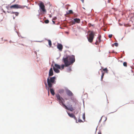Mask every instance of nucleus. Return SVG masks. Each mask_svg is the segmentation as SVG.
Instances as JSON below:
<instances>
[{
	"instance_id": "393cba45",
	"label": "nucleus",
	"mask_w": 134,
	"mask_h": 134,
	"mask_svg": "<svg viewBox=\"0 0 134 134\" xmlns=\"http://www.w3.org/2000/svg\"><path fill=\"white\" fill-rule=\"evenodd\" d=\"M78 122H83V121L81 119H79L78 120Z\"/></svg>"
},
{
	"instance_id": "ddd939ff",
	"label": "nucleus",
	"mask_w": 134,
	"mask_h": 134,
	"mask_svg": "<svg viewBox=\"0 0 134 134\" xmlns=\"http://www.w3.org/2000/svg\"><path fill=\"white\" fill-rule=\"evenodd\" d=\"M50 91L51 94L53 95L54 96L55 94V93L54 90L53 89L51 88L50 89Z\"/></svg>"
},
{
	"instance_id": "2f4dec72",
	"label": "nucleus",
	"mask_w": 134,
	"mask_h": 134,
	"mask_svg": "<svg viewBox=\"0 0 134 134\" xmlns=\"http://www.w3.org/2000/svg\"><path fill=\"white\" fill-rule=\"evenodd\" d=\"M52 22L53 23V24H55V22L53 20H52Z\"/></svg>"
},
{
	"instance_id": "5701e85b",
	"label": "nucleus",
	"mask_w": 134,
	"mask_h": 134,
	"mask_svg": "<svg viewBox=\"0 0 134 134\" xmlns=\"http://www.w3.org/2000/svg\"><path fill=\"white\" fill-rule=\"evenodd\" d=\"M44 22L46 24L48 23H49V21L48 20H46L44 21Z\"/></svg>"
},
{
	"instance_id": "cd10ccee",
	"label": "nucleus",
	"mask_w": 134,
	"mask_h": 134,
	"mask_svg": "<svg viewBox=\"0 0 134 134\" xmlns=\"http://www.w3.org/2000/svg\"><path fill=\"white\" fill-rule=\"evenodd\" d=\"M99 42L98 41H96V42H95V44H96V45H98V44H99Z\"/></svg>"
},
{
	"instance_id": "20e7f679",
	"label": "nucleus",
	"mask_w": 134,
	"mask_h": 134,
	"mask_svg": "<svg viewBox=\"0 0 134 134\" xmlns=\"http://www.w3.org/2000/svg\"><path fill=\"white\" fill-rule=\"evenodd\" d=\"M95 33L94 32L91 31L89 35V37H87L88 41L90 43H92L94 37Z\"/></svg>"
},
{
	"instance_id": "aec40b11",
	"label": "nucleus",
	"mask_w": 134,
	"mask_h": 134,
	"mask_svg": "<svg viewBox=\"0 0 134 134\" xmlns=\"http://www.w3.org/2000/svg\"><path fill=\"white\" fill-rule=\"evenodd\" d=\"M12 13L15 14L16 16H18L19 14V13L18 12H12Z\"/></svg>"
},
{
	"instance_id": "4be33fe9",
	"label": "nucleus",
	"mask_w": 134,
	"mask_h": 134,
	"mask_svg": "<svg viewBox=\"0 0 134 134\" xmlns=\"http://www.w3.org/2000/svg\"><path fill=\"white\" fill-rule=\"evenodd\" d=\"M82 118L83 119L85 120V113H84L82 115Z\"/></svg>"
},
{
	"instance_id": "f704fd0d",
	"label": "nucleus",
	"mask_w": 134,
	"mask_h": 134,
	"mask_svg": "<svg viewBox=\"0 0 134 134\" xmlns=\"http://www.w3.org/2000/svg\"><path fill=\"white\" fill-rule=\"evenodd\" d=\"M13 19H15V18L14 17H13Z\"/></svg>"
},
{
	"instance_id": "7ed1b4c3",
	"label": "nucleus",
	"mask_w": 134,
	"mask_h": 134,
	"mask_svg": "<svg viewBox=\"0 0 134 134\" xmlns=\"http://www.w3.org/2000/svg\"><path fill=\"white\" fill-rule=\"evenodd\" d=\"M56 79L55 77H49L47 79V82L49 87L51 88L52 85L55 83V80Z\"/></svg>"
},
{
	"instance_id": "412c9836",
	"label": "nucleus",
	"mask_w": 134,
	"mask_h": 134,
	"mask_svg": "<svg viewBox=\"0 0 134 134\" xmlns=\"http://www.w3.org/2000/svg\"><path fill=\"white\" fill-rule=\"evenodd\" d=\"M73 12L71 10H70L68 11V12L67 13V14H72L73 13Z\"/></svg>"
},
{
	"instance_id": "a211bd4d",
	"label": "nucleus",
	"mask_w": 134,
	"mask_h": 134,
	"mask_svg": "<svg viewBox=\"0 0 134 134\" xmlns=\"http://www.w3.org/2000/svg\"><path fill=\"white\" fill-rule=\"evenodd\" d=\"M101 36L100 35H99L98 37L99 43H100L101 41Z\"/></svg>"
},
{
	"instance_id": "c85d7f7f",
	"label": "nucleus",
	"mask_w": 134,
	"mask_h": 134,
	"mask_svg": "<svg viewBox=\"0 0 134 134\" xmlns=\"http://www.w3.org/2000/svg\"><path fill=\"white\" fill-rule=\"evenodd\" d=\"M56 19H57V18H56V17H54V18H53V20H55Z\"/></svg>"
},
{
	"instance_id": "7c9ffc66",
	"label": "nucleus",
	"mask_w": 134,
	"mask_h": 134,
	"mask_svg": "<svg viewBox=\"0 0 134 134\" xmlns=\"http://www.w3.org/2000/svg\"><path fill=\"white\" fill-rule=\"evenodd\" d=\"M98 134H101V133L100 131H99L98 132Z\"/></svg>"
},
{
	"instance_id": "9b49d317",
	"label": "nucleus",
	"mask_w": 134,
	"mask_h": 134,
	"mask_svg": "<svg viewBox=\"0 0 134 134\" xmlns=\"http://www.w3.org/2000/svg\"><path fill=\"white\" fill-rule=\"evenodd\" d=\"M68 114L70 117L72 118H73L75 120H77V118L76 117L74 114H70L69 113H68Z\"/></svg>"
},
{
	"instance_id": "f03ea898",
	"label": "nucleus",
	"mask_w": 134,
	"mask_h": 134,
	"mask_svg": "<svg viewBox=\"0 0 134 134\" xmlns=\"http://www.w3.org/2000/svg\"><path fill=\"white\" fill-rule=\"evenodd\" d=\"M56 96L57 99L58 101L59 104L60 105H62L63 106H64L66 109L72 111L74 110V108L72 107V105H70L69 106V107H68L65 105V104L63 103V101L64 100V99L60 96L59 94H57L56 95Z\"/></svg>"
},
{
	"instance_id": "423d86ee",
	"label": "nucleus",
	"mask_w": 134,
	"mask_h": 134,
	"mask_svg": "<svg viewBox=\"0 0 134 134\" xmlns=\"http://www.w3.org/2000/svg\"><path fill=\"white\" fill-rule=\"evenodd\" d=\"M25 6H21L20 5L18 4H15L12 5L10 7V8L12 9L13 8L14 9H18V8H22L23 9L24 8Z\"/></svg>"
},
{
	"instance_id": "6ab92c4d",
	"label": "nucleus",
	"mask_w": 134,
	"mask_h": 134,
	"mask_svg": "<svg viewBox=\"0 0 134 134\" xmlns=\"http://www.w3.org/2000/svg\"><path fill=\"white\" fill-rule=\"evenodd\" d=\"M103 71H105L106 72L108 73V70L107 68H105V69H103Z\"/></svg>"
},
{
	"instance_id": "72a5a7b5",
	"label": "nucleus",
	"mask_w": 134,
	"mask_h": 134,
	"mask_svg": "<svg viewBox=\"0 0 134 134\" xmlns=\"http://www.w3.org/2000/svg\"><path fill=\"white\" fill-rule=\"evenodd\" d=\"M111 0H108L109 2Z\"/></svg>"
},
{
	"instance_id": "e433bc0d",
	"label": "nucleus",
	"mask_w": 134,
	"mask_h": 134,
	"mask_svg": "<svg viewBox=\"0 0 134 134\" xmlns=\"http://www.w3.org/2000/svg\"><path fill=\"white\" fill-rule=\"evenodd\" d=\"M48 94H49V92H48Z\"/></svg>"
},
{
	"instance_id": "0eeeda50",
	"label": "nucleus",
	"mask_w": 134,
	"mask_h": 134,
	"mask_svg": "<svg viewBox=\"0 0 134 134\" xmlns=\"http://www.w3.org/2000/svg\"><path fill=\"white\" fill-rule=\"evenodd\" d=\"M71 23L72 25L75 24L76 23H80V20L79 18H74L73 20L71 21Z\"/></svg>"
},
{
	"instance_id": "473e14b6",
	"label": "nucleus",
	"mask_w": 134,
	"mask_h": 134,
	"mask_svg": "<svg viewBox=\"0 0 134 134\" xmlns=\"http://www.w3.org/2000/svg\"><path fill=\"white\" fill-rule=\"evenodd\" d=\"M49 17L51 18L52 17V16L51 15H50Z\"/></svg>"
},
{
	"instance_id": "39448f33",
	"label": "nucleus",
	"mask_w": 134,
	"mask_h": 134,
	"mask_svg": "<svg viewBox=\"0 0 134 134\" xmlns=\"http://www.w3.org/2000/svg\"><path fill=\"white\" fill-rule=\"evenodd\" d=\"M38 5L40 7V10L43 12H46V10L45 9V6L42 2H41Z\"/></svg>"
},
{
	"instance_id": "4468645a",
	"label": "nucleus",
	"mask_w": 134,
	"mask_h": 134,
	"mask_svg": "<svg viewBox=\"0 0 134 134\" xmlns=\"http://www.w3.org/2000/svg\"><path fill=\"white\" fill-rule=\"evenodd\" d=\"M55 67L56 68H57L59 69H60V66L57 64H54Z\"/></svg>"
},
{
	"instance_id": "9d476101",
	"label": "nucleus",
	"mask_w": 134,
	"mask_h": 134,
	"mask_svg": "<svg viewBox=\"0 0 134 134\" xmlns=\"http://www.w3.org/2000/svg\"><path fill=\"white\" fill-rule=\"evenodd\" d=\"M53 75V71L52 68H51L49 70V77Z\"/></svg>"
},
{
	"instance_id": "dca6fc26",
	"label": "nucleus",
	"mask_w": 134,
	"mask_h": 134,
	"mask_svg": "<svg viewBox=\"0 0 134 134\" xmlns=\"http://www.w3.org/2000/svg\"><path fill=\"white\" fill-rule=\"evenodd\" d=\"M101 72H102V75L101 76V80L102 81L103 80V76L104 75V73L102 72V71L101 70Z\"/></svg>"
},
{
	"instance_id": "1a4fd4ad",
	"label": "nucleus",
	"mask_w": 134,
	"mask_h": 134,
	"mask_svg": "<svg viewBox=\"0 0 134 134\" xmlns=\"http://www.w3.org/2000/svg\"><path fill=\"white\" fill-rule=\"evenodd\" d=\"M57 48L60 51H62L63 48V46L61 44H58L57 46Z\"/></svg>"
},
{
	"instance_id": "f8f14e48",
	"label": "nucleus",
	"mask_w": 134,
	"mask_h": 134,
	"mask_svg": "<svg viewBox=\"0 0 134 134\" xmlns=\"http://www.w3.org/2000/svg\"><path fill=\"white\" fill-rule=\"evenodd\" d=\"M53 69L55 72L56 73H58L60 72V71L58 70V69L55 68L54 67H53Z\"/></svg>"
},
{
	"instance_id": "b1692460",
	"label": "nucleus",
	"mask_w": 134,
	"mask_h": 134,
	"mask_svg": "<svg viewBox=\"0 0 134 134\" xmlns=\"http://www.w3.org/2000/svg\"><path fill=\"white\" fill-rule=\"evenodd\" d=\"M127 63L126 62H124L123 63V65L125 66H126Z\"/></svg>"
},
{
	"instance_id": "2eb2a0df",
	"label": "nucleus",
	"mask_w": 134,
	"mask_h": 134,
	"mask_svg": "<svg viewBox=\"0 0 134 134\" xmlns=\"http://www.w3.org/2000/svg\"><path fill=\"white\" fill-rule=\"evenodd\" d=\"M47 40L48 42L49 45V47H51V46L52 45V44L51 43V41L49 40Z\"/></svg>"
},
{
	"instance_id": "bb28decb",
	"label": "nucleus",
	"mask_w": 134,
	"mask_h": 134,
	"mask_svg": "<svg viewBox=\"0 0 134 134\" xmlns=\"http://www.w3.org/2000/svg\"><path fill=\"white\" fill-rule=\"evenodd\" d=\"M114 45L116 47H117L118 46V44L117 43H115L114 44Z\"/></svg>"
},
{
	"instance_id": "c9c22d12",
	"label": "nucleus",
	"mask_w": 134,
	"mask_h": 134,
	"mask_svg": "<svg viewBox=\"0 0 134 134\" xmlns=\"http://www.w3.org/2000/svg\"><path fill=\"white\" fill-rule=\"evenodd\" d=\"M66 99V100H67V99Z\"/></svg>"
},
{
	"instance_id": "f257e3e1",
	"label": "nucleus",
	"mask_w": 134,
	"mask_h": 134,
	"mask_svg": "<svg viewBox=\"0 0 134 134\" xmlns=\"http://www.w3.org/2000/svg\"><path fill=\"white\" fill-rule=\"evenodd\" d=\"M63 59L66 67H68L73 64L75 61V57L72 55L63 58Z\"/></svg>"
},
{
	"instance_id": "a878e982",
	"label": "nucleus",
	"mask_w": 134,
	"mask_h": 134,
	"mask_svg": "<svg viewBox=\"0 0 134 134\" xmlns=\"http://www.w3.org/2000/svg\"><path fill=\"white\" fill-rule=\"evenodd\" d=\"M65 66V65L63 64L62 65L61 67H62V69H64Z\"/></svg>"
},
{
	"instance_id": "6e6552de",
	"label": "nucleus",
	"mask_w": 134,
	"mask_h": 134,
	"mask_svg": "<svg viewBox=\"0 0 134 134\" xmlns=\"http://www.w3.org/2000/svg\"><path fill=\"white\" fill-rule=\"evenodd\" d=\"M66 93L68 95L70 96H72L73 95L72 92L69 90H67L66 91Z\"/></svg>"
},
{
	"instance_id": "c756f323",
	"label": "nucleus",
	"mask_w": 134,
	"mask_h": 134,
	"mask_svg": "<svg viewBox=\"0 0 134 134\" xmlns=\"http://www.w3.org/2000/svg\"><path fill=\"white\" fill-rule=\"evenodd\" d=\"M112 35H109V38H111V37H112Z\"/></svg>"
},
{
	"instance_id": "f3484780",
	"label": "nucleus",
	"mask_w": 134,
	"mask_h": 134,
	"mask_svg": "<svg viewBox=\"0 0 134 134\" xmlns=\"http://www.w3.org/2000/svg\"><path fill=\"white\" fill-rule=\"evenodd\" d=\"M64 92V90L63 89H61L59 90V92L60 94L63 93Z\"/></svg>"
}]
</instances>
